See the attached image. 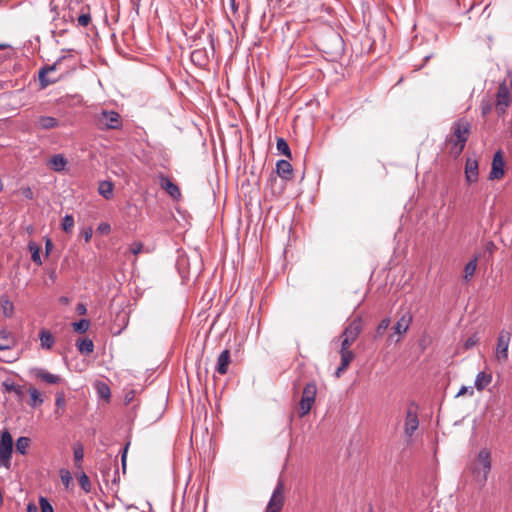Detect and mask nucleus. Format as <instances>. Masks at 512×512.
Here are the masks:
<instances>
[{
    "label": "nucleus",
    "mask_w": 512,
    "mask_h": 512,
    "mask_svg": "<svg viewBox=\"0 0 512 512\" xmlns=\"http://www.w3.org/2000/svg\"><path fill=\"white\" fill-rule=\"evenodd\" d=\"M82 234H83L84 240L86 242H89L93 235L92 227H88V228L84 229Z\"/></svg>",
    "instance_id": "obj_53"
},
{
    "label": "nucleus",
    "mask_w": 512,
    "mask_h": 512,
    "mask_svg": "<svg viewBox=\"0 0 512 512\" xmlns=\"http://www.w3.org/2000/svg\"><path fill=\"white\" fill-rule=\"evenodd\" d=\"M478 342H479V338H478L477 334L475 333L472 336H470L468 339H466V341L463 344V347L466 350H469V349L473 348L474 346H476Z\"/></svg>",
    "instance_id": "obj_42"
},
{
    "label": "nucleus",
    "mask_w": 512,
    "mask_h": 512,
    "mask_svg": "<svg viewBox=\"0 0 512 512\" xmlns=\"http://www.w3.org/2000/svg\"><path fill=\"white\" fill-rule=\"evenodd\" d=\"M65 57L62 56V57H59L52 65H46V66H43L40 70H39V73H38V77H39V83H40V86L41 88H46L47 86L51 85V84H54L57 79H51V78H48L47 77V74L49 72H52V71H55L58 64L64 59Z\"/></svg>",
    "instance_id": "obj_9"
},
{
    "label": "nucleus",
    "mask_w": 512,
    "mask_h": 512,
    "mask_svg": "<svg viewBox=\"0 0 512 512\" xmlns=\"http://www.w3.org/2000/svg\"><path fill=\"white\" fill-rule=\"evenodd\" d=\"M22 194H23V196L26 199H30L31 200L34 197V193H33L32 189L29 186L22 188Z\"/></svg>",
    "instance_id": "obj_52"
},
{
    "label": "nucleus",
    "mask_w": 512,
    "mask_h": 512,
    "mask_svg": "<svg viewBox=\"0 0 512 512\" xmlns=\"http://www.w3.org/2000/svg\"><path fill=\"white\" fill-rule=\"evenodd\" d=\"M84 458V449L82 445H78L74 448V461L77 467H81V463Z\"/></svg>",
    "instance_id": "obj_40"
},
{
    "label": "nucleus",
    "mask_w": 512,
    "mask_h": 512,
    "mask_svg": "<svg viewBox=\"0 0 512 512\" xmlns=\"http://www.w3.org/2000/svg\"><path fill=\"white\" fill-rule=\"evenodd\" d=\"M507 78L509 80V85L507 84V80L501 82L496 94V110L499 115L505 114L511 103L510 90H512V71L508 72Z\"/></svg>",
    "instance_id": "obj_2"
},
{
    "label": "nucleus",
    "mask_w": 512,
    "mask_h": 512,
    "mask_svg": "<svg viewBox=\"0 0 512 512\" xmlns=\"http://www.w3.org/2000/svg\"><path fill=\"white\" fill-rule=\"evenodd\" d=\"M55 404L58 408H64L66 405L65 395L63 392L56 394Z\"/></svg>",
    "instance_id": "obj_50"
},
{
    "label": "nucleus",
    "mask_w": 512,
    "mask_h": 512,
    "mask_svg": "<svg viewBox=\"0 0 512 512\" xmlns=\"http://www.w3.org/2000/svg\"><path fill=\"white\" fill-rule=\"evenodd\" d=\"M492 381V375L486 372H479L476 375L474 385L478 391L485 389Z\"/></svg>",
    "instance_id": "obj_24"
},
{
    "label": "nucleus",
    "mask_w": 512,
    "mask_h": 512,
    "mask_svg": "<svg viewBox=\"0 0 512 512\" xmlns=\"http://www.w3.org/2000/svg\"><path fill=\"white\" fill-rule=\"evenodd\" d=\"M229 6H230V9L232 11V14L233 15H236L237 12H238V3L236 2V0H229Z\"/></svg>",
    "instance_id": "obj_57"
},
{
    "label": "nucleus",
    "mask_w": 512,
    "mask_h": 512,
    "mask_svg": "<svg viewBox=\"0 0 512 512\" xmlns=\"http://www.w3.org/2000/svg\"><path fill=\"white\" fill-rule=\"evenodd\" d=\"M229 363H230V351L228 349H225L219 354V356L217 358L216 371L221 375L226 374L228 371Z\"/></svg>",
    "instance_id": "obj_21"
},
{
    "label": "nucleus",
    "mask_w": 512,
    "mask_h": 512,
    "mask_svg": "<svg viewBox=\"0 0 512 512\" xmlns=\"http://www.w3.org/2000/svg\"><path fill=\"white\" fill-rule=\"evenodd\" d=\"M60 474L62 483L65 485V487H68L72 481L71 473L68 470H61Z\"/></svg>",
    "instance_id": "obj_46"
},
{
    "label": "nucleus",
    "mask_w": 512,
    "mask_h": 512,
    "mask_svg": "<svg viewBox=\"0 0 512 512\" xmlns=\"http://www.w3.org/2000/svg\"><path fill=\"white\" fill-rule=\"evenodd\" d=\"M13 452V438L5 429L0 434V467L10 468Z\"/></svg>",
    "instance_id": "obj_5"
},
{
    "label": "nucleus",
    "mask_w": 512,
    "mask_h": 512,
    "mask_svg": "<svg viewBox=\"0 0 512 512\" xmlns=\"http://www.w3.org/2000/svg\"><path fill=\"white\" fill-rule=\"evenodd\" d=\"M346 368H347V367H343V365L341 364V365L337 368V370H336V372H335V375H336L337 377H340L341 373H342L343 371H345V370H346Z\"/></svg>",
    "instance_id": "obj_62"
},
{
    "label": "nucleus",
    "mask_w": 512,
    "mask_h": 512,
    "mask_svg": "<svg viewBox=\"0 0 512 512\" xmlns=\"http://www.w3.org/2000/svg\"><path fill=\"white\" fill-rule=\"evenodd\" d=\"M28 392L30 394V397H31V401L29 403V405L33 408L41 405L43 403V399L41 398V395L39 393V391L34 388V387H30L28 389Z\"/></svg>",
    "instance_id": "obj_30"
},
{
    "label": "nucleus",
    "mask_w": 512,
    "mask_h": 512,
    "mask_svg": "<svg viewBox=\"0 0 512 512\" xmlns=\"http://www.w3.org/2000/svg\"><path fill=\"white\" fill-rule=\"evenodd\" d=\"M390 325V318L386 317L381 320V322L378 324L376 330H375V338L382 337L385 331L388 329Z\"/></svg>",
    "instance_id": "obj_37"
},
{
    "label": "nucleus",
    "mask_w": 512,
    "mask_h": 512,
    "mask_svg": "<svg viewBox=\"0 0 512 512\" xmlns=\"http://www.w3.org/2000/svg\"><path fill=\"white\" fill-rule=\"evenodd\" d=\"M413 320L412 313L406 310L392 327L395 334L403 335L409 329Z\"/></svg>",
    "instance_id": "obj_13"
},
{
    "label": "nucleus",
    "mask_w": 512,
    "mask_h": 512,
    "mask_svg": "<svg viewBox=\"0 0 512 512\" xmlns=\"http://www.w3.org/2000/svg\"><path fill=\"white\" fill-rule=\"evenodd\" d=\"M295 372H296L297 376L292 383V390H293L294 396H296L299 393V389L301 387V384H302V381L304 378V373L301 369H297Z\"/></svg>",
    "instance_id": "obj_34"
},
{
    "label": "nucleus",
    "mask_w": 512,
    "mask_h": 512,
    "mask_svg": "<svg viewBox=\"0 0 512 512\" xmlns=\"http://www.w3.org/2000/svg\"><path fill=\"white\" fill-rule=\"evenodd\" d=\"M129 250L132 254L138 255L143 250V244L141 242H133Z\"/></svg>",
    "instance_id": "obj_49"
},
{
    "label": "nucleus",
    "mask_w": 512,
    "mask_h": 512,
    "mask_svg": "<svg viewBox=\"0 0 512 512\" xmlns=\"http://www.w3.org/2000/svg\"><path fill=\"white\" fill-rule=\"evenodd\" d=\"M32 373L37 379L47 384L56 385L62 382V378L59 375L52 374L42 368H34Z\"/></svg>",
    "instance_id": "obj_15"
},
{
    "label": "nucleus",
    "mask_w": 512,
    "mask_h": 512,
    "mask_svg": "<svg viewBox=\"0 0 512 512\" xmlns=\"http://www.w3.org/2000/svg\"><path fill=\"white\" fill-rule=\"evenodd\" d=\"M77 348L82 354L89 355L94 350V344L91 339L84 338L77 342Z\"/></svg>",
    "instance_id": "obj_28"
},
{
    "label": "nucleus",
    "mask_w": 512,
    "mask_h": 512,
    "mask_svg": "<svg viewBox=\"0 0 512 512\" xmlns=\"http://www.w3.org/2000/svg\"><path fill=\"white\" fill-rule=\"evenodd\" d=\"M466 393H469L470 395H473V393H474L473 388L472 387L462 386L460 388L459 392L457 393V396H461V395H464Z\"/></svg>",
    "instance_id": "obj_55"
},
{
    "label": "nucleus",
    "mask_w": 512,
    "mask_h": 512,
    "mask_svg": "<svg viewBox=\"0 0 512 512\" xmlns=\"http://www.w3.org/2000/svg\"><path fill=\"white\" fill-rule=\"evenodd\" d=\"M67 163V159L62 154H55L49 160L50 167L55 172L64 171Z\"/></svg>",
    "instance_id": "obj_22"
},
{
    "label": "nucleus",
    "mask_w": 512,
    "mask_h": 512,
    "mask_svg": "<svg viewBox=\"0 0 512 512\" xmlns=\"http://www.w3.org/2000/svg\"><path fill=\"white\" fill-rule=\"evenodd\" d=\"M53 249V243L51 241V239L47 238L46 241H45V250H46V254L48 255Z\"/></svg>",
    "instance_id": "obj_59"
},
{
    "label": "nucleus",
    "mask_w": 512,
    "mask_h": 512,
    "mask_svg": "<svg viewBox=\"0 0 512 512\" xmlns=\"http://www.w3.org/2000/svg\"><path fill=\"white\" fill-rule=\"evenodd\" d=\"M362 331V320L360 317L353 319L342 332V336L349 338V340H356Z\"/></svg>",
    "instance_id": "obj_16"
},
{
    "label": "nucleus",
    "mask_w": 512,
    "mask_h": 512,
    "mask_svg": "<svg viewBox=\"0 0 512 512\" xmlns=\"http://www.w3.org/2000/svg\"><path fill=\"white\" fill-rule=\"evenodd\" d=\"M159 185L174 200H179L181 198V192L178 185L172 182L167 176L163 174L159 175Z\"/></svg>",
    "instance_id": "obj_11"
},
{
    "label": "nucleus",
    "mask_w": 512,
    "mask_h": 512,
    "mask_svg": "<svg viewBox=\"0 0 512 512\" xmlns=\"http://www.w3.org/2000/svg\"><path fill=\"white\" fill-rule=\"evenodd\" d=\"M451 130L452 133L445 141L450 146V154L458 157L463 152L471 133V124L466 119H459L452 124Z\"/></svg>",
    "instance_id": "obj_1"
},
{
    "label": "nucleus",
    "mask_w": 512,
    "mask_h": 512,
    "mask_svg": "<svg viewBox=\"0 0 512 512\" xmlns=\"http://www.w3.org/2000/svg\"><path fill=\"white\" fill-rule=\"evenodd\" d=\"M505 161L503 158L502 151H497L492 160V168L490 171L489 178L491 180L501 179L504 176Z\"/></svg>",
    "instance_id": "obj_10"
},
{
    "label": "nucleus",
    "mask_w": 512,
    "mask_h": 512,
    "mask_svg": "<svg viewBox=\"0 0 512 512\" xmlns=\"http://www.w3.org/2000/svg\"><path fill=\"white\" fill-rule=\"evenodd\" d=\"M478 463L482 467L483 477L482 482H486L488 474L491 470V453L488 449L484 448L478 453Z\"/></svg>",
    "instance_id": "obj_14"
},
{
    "label": "nucleus",
    "mask_w": 512,
    "mask_h": 512,
    "mask_svg": "<svg viewBox=\"0 0 512 512\" xmlns=\"http://www.w3.org/2000/svg\"><path fill=\"white\" fill-rule=\"evenodd\" d=\"M121 124V117L115 111L103 110L97 116V125L100 129H119Z\"/></svg>",
    "instance_id": "obj_7"
},
{
    "label": "nucleus",
    "mask_w": 512,
    "mask_h": 512,
    "mask_svg": "<svg viewBox=\"0 0 512 512\" xmlns=\"http://www.w3.org/2000/svg\"><path fill=\"white\" fill-rule=\"evenodd\" d=\"M27 512H38V507L34 503H29L27 506Z\"/></svg>",
    "instance_id": "obj_61"
},
{
    "label": "nucleus",
    "mask_w": 512,
    "mask_h": 512,
    "mask_svg": "<svg viewBox=\"0 0 512 512\" xmlns=\"http://www.w3.org/2000/svg\"><path fill=\"white\" fill-rule=\"evenodd\" d=\"M478 161L475 158H467L465 163V178L471 184L478 180Z\"/></svg>",
    "instance_id": "obj_17"
},
{
    "label": "nucleus",
    "mask_w": 512,
    "mask_h": 512,
    "mask_svg": "<svg viewBox=\"0 0 512 512\" xmlns=\"http://www.w3.org/2000/svg\"><path fill=\"white\" fill-rule=\"evenodd\" d=\"M41 512H53V507L45 497L39 499Z\"/></svg>",
    "instance_id": "obj_44"
},
{
    "label": "nucleus",
    "mask_w": 512,
    "mask_h": 512,
    "mask_svg": "<svg viewBox=\"0 0 512 512\" xmlns=\"http://www.w3.org/2000/svg\"><path fill=\"white\" fill-rule=\"evenodd\" d=\"M476 268H477V257H474L465 265L464 278L466 281H468L475 274Z\"/></svg>",
    "instance_id": "obj_31"
},
{
    "label": "nucleus",
    "mask_w": 512,
    "mask_h": 512,
    "mask_svg": "<svg viewBox=\"0 0 512 512\" xmlns=\"http://www.w3.org/2000/svg\"><path fill=\"white\" fill-rule=\"evenodd\" d=\"M114 185L111 181H101L98 187V193L105 199H110L113 196Z\"/></svg>",
    "instance_id": "obj_25"
},
{
    "label": "nucleus",
    "mask_w": 512,
    "mask_h": 512,
    "mask_svg": "<svg viewBox=\"0 0 512 512\" xmlns=\"http://www.w3.org/2000/svg\"><path fill=\"white\" fill-rule=\"evenodd\" d=\"M511 333L502 329L497 337L495 358L498 362H505L508 359V348L511 341Z\"/></svg>",
    "instance_id": "obj_8"
},
{
    "label": "nucleus",
    "mask_w": 512,
    "mask_h": 512,
    "mask_svg": "<svg viewBox=\"0 0 512 512\" xmlns=\"http://www.w3.org/2000/svg\"><path fill=\"white\" fill-rule=\"evenodd\" d=\"M276 147H277V150L280 153H282L283 155H285L287 158H291L292 157L289 145H288L287 141L284 138L280 137V138L277 139Z\"/></svg>",
    "instance_id": "obj_33"
},
{
    "label": "nucleus",
    "mask_w": 512,
    "mask_h": 512,
    "mask_svg": "<svg viewBox=\"0 0 512 512\" xmlns=\"http://www.w3.org/2000/svg\"><path fill=\"white\" fill-rule=\"evenodd\" d=\"M10 47L9 45L7 44H0V49H5V48H8Z\"/></svg>",
    "instance_id": "obj_64"
},
{
    "label": "nucleus",
    "mask_w": 512,
    "mask_h": 512,
    "mask_svg": "<svg viewBox=\"0 0 512 512\" xmlns=\"http://www.w3.org/2000/svg\"><path fill=\"white\" fill-rule=\"evenodd\" d=\"M1 309L5 317L10 318L14 314V304L6 296L1 297Z\"/></svg>",
    "instance_id": "obj_27"
},
{
    "label": "nucleus",
    "mask_w": 512,
    "mask_h": 512,
    "mask_svg": "<svg viewBox=\"0 0 512 512\" xmlns=\"http://www.w3.org/2000/svg\"><path fill=\"white\" fill-rule=\"evenodd\" d=\"M76 312L78 315H85L87 313V307L83 303H79L76 306Z\"/></svg>",
    "instance_id": "obj_56"
},
{
    "label": "nucleus",
    "mask_w": 512,
    "mask_h": 512,
    "mask_svg": "<svg viewBox=\"0 0 512 512\" xmlns=\"http://www.w3.org/2000/svg\"><path fill=\"white\" fill-rule=\"evenodd\" d=\"M285 181H279L278 177L274 173H271L269 178L267 179L266 187L271 190V193L274 196H278L283 193L285 189Z\"/></svg>",
    "instance_id": "obj_19"
},
{
    "label": "nucleus",
    "mask_w": 512,
    "mask_h": 512,
    "mask_svg": "<svg viewBox=\"0 0 512 512\" xmlns=\"http://www.w3.org/2000/svg\"><path fill=\"white\" fill-rule=\"evenodd\" d=\"M35 126L41 130H49L60 126L58 119L52 116H39L35 122Z\"/></svg>",
    "instance_id": "obj_20"
},
{
    "label": "nucleus",
    "mask_w": 512,
    "mask_h": 512,
    "mask_svg": "<svg viewBox=\"0 0 512 512\" xmlns=\"http://www.w3.org/2000/svg\"><path fill=\"white\" fill-rule=\"evenodd\" d=\"M12 393L15 394L17 400L19 402H22L23 401V398H24V395H25V392H24V387L21 386V385H16L15 386V390L12 391Z\"/></svg>",
    "instance_id": "obj_48"
},
{
    "label": "nucleus",
    "mask_w": 512,
    "mask_h": 512,
    "mask_svg": "<svg viewBox=\"0 0 512 512\" xmlns=\"http://www.w3.org/2000/svg\"><path fill=\"white\" fill-rule=\"evenodd\" d=\"M79 484L86 493H89L91 491L90 480L84 472L79 477Z\"/></svg>",
    "instance_id": "obj_41"
},
{
    "label": "nucleus",
    "mask_w": 512,
    "mask_h": 512,
    "mask_svg": "<svg viewBox=\"0 0 512 512\" xmlns=\"http://www.w3.org/2000/svg\"><path fill=\"white\" fill-rule=\"evenodd\" d=\"M191 61L194 65L202 68L209 63V55L206 48H198L191 52Z\"/></svg>",
    "instance_id": "obj_18"
},
{
    "label": "nucleus",
    "mask_w": 512,
    "mask_h": 512,
    "mask_svg": "<svg viewBox=\"0 0 512 512\" xmlns=\"http://www.w3.org/2000/svg\"><path fill=\"white\" fill-rule=\"evenodd\" d=\"M284 489L285 487L283 481L279 480L272 492L264 512H281L285 501Z\"/></svg>",
    "instance_id": "obj_6"
},
{
    "label": "nucleus",
    "mask_w": 512,
    "mask_h": 512,
    "mask_svg": "<svg viewBox=\"0 0 512 512\" xmlns=\"http://www.w3.org/2000/svg\"><path fill=\"white\" fill-rule=\"evenodd\" d=\"M13 343V339L10 334L6 331H0V350L10 349Z\"/></svg>",
    "instance_id": "obj_32"
},
{
    "label": "nucleus",
    "mask_w": 512,
    "mask_h": 512,
    "mask_svg": "<svg viewBox=\"0 0 512 512\" xmlns=\"http://www.w3.org/2000/svg\"><path fill=\"white\" fill-rule=\"evenodd\" d=\"M41 348L50 350L55 344V338L51 332L47 329H42L39 333Z\"/></svg>",
    "instance_id": "obj_23"
},
{
    "label": "nucleus",
    "mask_w": 512,
    "mask_h": 512,
    "mask_svg": "<svg viewBox=\"0 0 512 512\" xmlns=\"http://www.w3.org/2000/svg\"><path fill=\"white\" fill-rule=\"evenodd\" d=\"M31 444V439L26 436H21L16 440V452L25 455L27 453V449Z\"/></svg>",
    "instance_id": "obj_29"
},
{
    "label": "nucleus",
    "mask_w": 512,
    "mask_h": 512,
    "mask_svg": "<svg viewBox=\"0 0 512 512\" xmlns=\"http://www.w3.org/2000/svg\"><path fill=\"white\" fill-rule=\"evenodd\" d=\"M276 177L281 178L282 181H289L293 177V167L287 160H278L276 163L275 172Z\"/></svg>",
    "instance_id": "obj_12"
},
{
    "label": "nucleus",
    "mask_w": 512,
    "mask_h": 512,
    "mask_svg": "<svg viewBox=\"0 0 512 512\" xmlns=\"http://www.w3.org/2000/svg\"><path fill=\"white\" fill-rule=\"evenodd\" d=\"M97 392L102 398L110 397V388L105 383H99L97 385Z\"/></svg>",
    "instance_id": "obj_43"
},
{
    "label": "nucleus",
    "mask_w": 512,
    "mask_h": 512,
    "mask_svg": "<svg viewBox=\"0 0 512 512\" xmlns=\"http://www.w3.org/2000/svg\"><path fill=\"white\" fill-rule=\"evenodd\" d=\"M208 40H209V44H210L211 50L214 52L215 44H214V35H213V33H211V32L208 33Z\"/></svg>",
    "instance_id": "obj_60"
},
{
    "label": "nucleus",
    "mask_w": 512,
    "mask_h": 512,
    "mask_svg": "<svg viewBox=\"0 0 512 512\" xmlns=\"http://www.w3.org/2000/svg\"><path fill=\"white\" fill-rule=\"evenodd\" d=\"M62 229L69 233L72 231L73 227H74V218L72 215H65L62 219Z\"/></svg>",
    "instance_id": "obj_38"
},
{
    "label": "nucleus",
    "mask_w": 512,
    "mask_h": 512,
    "mask_svg": "<svg viewBox=\"0 0 512 512\" xmlns=\"http://www.w3.org/2000/svg\"><path fill=\"white\" fill-rule=\"evenodd\" d=\"M16 384L10 380H5L2 382V391L3 393H12L15 390Z\"/></svg>",
    "instance_id": "obj_45"
},
{
    "label": "nucleus",
    "mask_w": 512,
    "mask_h": 512,
    "mask_svg": "<svg viewBox=\"0 0 512 512\" xmlns=\"http://www.w3.org/2000/svg\"><path fill=\"white\" fill-rule=\"evenodd\" d=\"M341 338H342V341H341V349H340V351H351L349 349V347L353 344V342L355 340H349V338H347L345 336H342V335H341Z\"/></svg>",
    "instance_id": "obj_47"
},
{
    "label": "nucleus",
    "mask_w": 512,
    "mask_h": 512,
    "mask_svg": "<svg viewBox=\"0 0 512 512\" xmlns=\"http://www.w3.org/2000/svg\"><path fill=\"white\" fill-rule=\"evenodd\" d=\"M69 301H70V300H69V298H68V297H66V296H61V297L59 298V302H60L61 304H63V305L68 304V303H69Z\"/></svg>",
    "instance_id": "obj_63"
},
{
    "label": "nucleus",
    "mask_w": 512,
    "mask_h": 512,
    "mask_svg": "<svg viewBox=\"0 0 512 512\" xmlns=\"http://www.w3.org/2000/svg\"><path fill=\"white\" fill-rule=\"evenodd\" d=\"M73 326V329L75 332H78V333H85L89 327H90V321L88 319H81L77 322H74L72 324Z\"/></svg>",
    "instance_id": "obj_35"
},
{
    "label": "nucleus",
    "mask_w": 512,
    "mask_h": 512,
    "mask_svg": "<svg viewBox=\"0 0 512 512\" xmlns=\"http://www.w3.org/2000/svg\"><path fill=\"white\" fill-rule=\"evenodd\" d=\"M316 395H317L316 382L314 380H311V381H308L307 383H305V385L303 387L300 403H299L300 404V411H299L300 417H304L305 415H307L310 412V410L315 402Z\"/></svg>",
    "instance_id": "obj_4"
},
{
    "label": "nucleus",
    "mask_w": 512,
    "mask_h": 512,
    "mask_svg": "<svg viewBox=\"0 0 512 512\" xmlns=\"http://www.w3.org/2000/svg\"><path fill=\"white\" fill-rule=\"evenodd\" d=\"M492 106L490 104H482L481 112L483 116H486L491 112Z\"/></svg>",
    "instance_id": "obj_58"
},
{
    "label": "nucleus",
    "mask_w": 512,
    "mask_h": 512,
    "mask_svg": "<svg viewBox=\"0 0 512 512\" xmlns=\"http://www.w3.org/2000/svg\"><path fill=\"white\" fill-rule=\"evenodd\" d=\"M418 409L419 407L414 401L407 405L404 421V435L407 443L412 441V436L419 428Z\"/></svg>",
    "instance_id": "obj_3"
},
{
    "label": "nucleus",
    "mask_w": 512,
    "mask_h": 512,
    "mask_svg": "<svg viewBox=\"0 0 512 512\" xmlns=\"http://www.w3.org/2000/svg\"><path fill=\"white\" fill-rule=\"evenodd\" d=\"M340 354L343 367H348L355 357L353 351H340Z\"/></svg>",
    "instance_id": "obj_39"
},
{
    "label": "nucleus",
    "mask_w": 512,
    "mask_h": 512,
    "mask_svg": "<svg viewBox=\"0 0 512 512\" xmlns=\"http://www.w3.org/2000/svg\"><path fill=\"white\" fill-rule=\"evenodd\" d=\"M97 230L101 234H108L111 231V227L108 223H101V224H99Z\"/></svg>",
    "instance_id": "obj_51"
},
{
    "label": "nucleus",
    "mask_w": 512,
    "mask_h": 512,
    "mask_svg": "<svg viewBox=\"0 0 512 512\" xmlns=\"http://www.w3.org/2000/svg\"><path fill=\"white\" fill-rule=\"evenodd\" d=\"M28 250L31 252L32 261L39 266L42 265V260L40 256V246L36 242L30 241L28 243Z\"/></svg>",
    "instance_id": "obj_26"
},
{
    "label": "nucleus",
    "mask_w": 512,
    "mask_h": 512,
    "mask_svg": "<svg viewBox=\"0 0 512 512\" xmlns=\"http://www.w3.org/2000/svg\"><path fill=\"white\" fill-rule=\"evenodd\" d=\"M128 446H129V443L126 444V446L123 449L122 455H121L122 468H123L124 472H125V469H126V457H127Z\"/></svg>",
    "instance_id": "obj_54"
},
{
    "label": "nucleus",
    "mask_w": 512,
    "mask_h": 512,
    "mask_svg": "<svg viewBox=\"0 0 512 512\" xmlns=\"http://www.w3.org/2000/svg\"><path fill=\"white\" fill-rule=\"evenodd\" d=\"M91 23L90 12L82 10L81 14L77 17V26L87 27Z\"/></svg>",
    "instance_id": "obj_36"
}]
</instances>
